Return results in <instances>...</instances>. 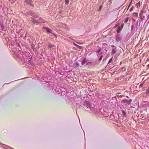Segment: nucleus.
<instances>
[{
    "label": "nucleus",
    "instance_id": "obj_48",
    "mask_svg": "<svg viewBox=\"0 0 149 149\" xmlns=\"http://www.w3.org/2000/svg\"><path fill=\"white\" fill-rule=\"evenodd\" d=\"M126 97H127V98H129V97H128V96H126Z\"/></svg>",
    "mask_w": 149,
    "mask_h": 149
},
{
    "label": "nucleus",
    "instance_id": "obj_17",
    "mask_svg": "<svg viewBox=\"0 0 149 149\" xmlns=\"http://www.w3.org/2000/svg\"><path fill=\"white\" fill-rule=\"evenodd\" d=\"M122 115L124 117H126L127 116V115L126 113L125 110H122Z\"/></svg>",
    "mask_w": 149,
    "mask_h": 149
},
{
    "label": "nucleus",
    "instance_id": "obj_7",
    "mask_svg": "<svg viewBox=\"0 0 149 149\" xmlns=\"http://www.w3.org/2000/svg\"><path fill=\"white\" fill-rule=\"evenodd\" d=\"M132 101V100L130 99L129 100L126 99H123L121 101V102L123 104L130 105Z\"/></svg>",
    "mask_w": 149,
    "mask_h": 149
},
{
    "label": "nucleus",
    "instance_id": "obj_11",
    "mask_svg": "<svg viewBox=\"0 0 149 149\" xmlns=\"http://www.w3.org/2000/svg\"><path fill=\"white\" fill-rule=\"evenodd\" d=\"M124 25V23L122 22L121 26H118V28L116 31L117 33H119L120 32L122 29H123Z\"/></svg>",
    "mask_w": 149,
    "mask_h": 149
},
{
    "label": "nucleus",
    "instance_id": "obj_16",
    "mask_svg": "<svg viewBox=\"0 0 149 149\" xmlns=\"http://www.w3.org/2000/svg\"><path fill=\"white\" fill-rule=\"evenodd\" d=\"M4 29V26L3 25V23H0V31H1V30L2 31L3 30V29Z\"/></svg>",
    "mask_w": 149,
    "mask_h": 149
},
{
    "label": "nucleus",
    "instance_id": "obj_1",
    "mask_svg": "<svg viewBox=\"0 0 149 149\" xmlns=\"http://www.w3.org/2000/svg\"><path fill=\"white\" fill-rule=\"evenodd\" d=\"M45 83H42V85L46 87L47 89L52 90L54 93L56 95L60 94L62 90H65L64 88L62 87H61L60 88L58 86H56L54 85L52 86L48 81H45Z\"/></svg>",
    "mask_w": 149,
    "mask_h": 149
},
{
    "label": "nucleus",
    "instance_id": "obj_32",
    "mask_svg": "<svg viewBox=\"0 0 149 149\" xmlns=\"http://www.w3.org/2000/svg\"><path fill=\"white\" fill-rule=\"evenodd\" d=\"M102 7V5H101L100 6L99 9H98L99 11H100L101 10Z\"/></svg>",
    "mask_w": 149,
    "mask_h": 149
},
{
    "label": "nucleus",
    "instance_id": "obj_22",
    "mask_svg": "<svg viewBox=\"0 0 149 149\" xmlns=\"http://www.w3.org/2000/svg\"><path fill=\"white\" fill-rule=\"evenodd\" d=\"M48 47L50 48H52L55 47V45H52L49 43L48 45Z\"/></svg>",
    "mask_w": 149,
    "mask_h": 149
},
{
    "label": "nucleus",
    "instance_id": "obj_44",
    "mask_svg": "<svg viewBox=\"0 0 149 149\" xmlns=\"http://www.w3.org/2000/svg\"><path fill=\"white\" fill-rule=\"evenodd\" d=\"M132 20L133 21V22H135V19H132Z\"/></svg>",
    "mask_w": 149,
    "mask_h": 149
},
{
    "label": "nucleus",
    "instance_id": "obj_30",
    "mask_svg": "<svg viewBox=\"0 0 149 149\" xmlns=\"http://www.w3.org/2000/svg\"><path fill=\"white\" fill-rule=\"evenodd\" d=\"M113 57H112L110 59L109 61V62L107 63V65L109 64V63H110L111 62L112 59H113Z\"/></svg>",
    "mask_w": 149,
    "mask_h": 149
},
{
    "label": "nucleus",
    "instance_id": "obj_6",
    "mask_svg": "<svg viewBox=\"0 0 149 149\" xmlns=\"http://www.w3.org/2000/svg\"><path fill=\"white\" fill-rule=\"evenodd\" d=\"M11 45H12V46L13 47V48H15L17 51H20L21 49V48L19 46V45L17 44L15 42H13L12 44V43H11Z\"/></svg>",
    "mask_w": 149,
    "mask_h": 149
},
{
    "label": "nucleus",
    "instance_id": "obj_15",
    "mask_svg": "<svg viewBox=\"0 0 149 149\" xmlns=\"http://www.w3.org/2000/svg\"><path fill=\"white\" fill-rule=\"evenodd\" d=\"M87 61L88 60L86 58H84L81 62V64L82 65H84Z\"/></svg>",
    "mask_w": 149,
    "mask_h": 149
},
{
    "label": "nucleus",
    "instance_id": "obj_20",
    "mask_svg": "<svg viewBox=\"0 0 149 149\" xmlns=\"http://www.w3.org/2000/svg\"><path fill=\"white\" fill-rule=\"evenodd\" d=\"M65 90H62L61 92V95H65V93H66L65 92Z\"/></svg>",
    "mask_w": 149,
    "mask_h": 149
},
{
    "label": "nucleus",
    "instance_id": "obj_12",
    "mask_svg": "<svg viewBox=\"0 0 149 149\" xmlns=\"http://www.w3.org/2000/svg\"><path fill=\"white\" fill-rule=\"evenodd\" d=\"M32 1L31 0H25V2L26 4L32 7H33L34 5L32 3Z\"/></svg>",
    "mask_w": 149,
    "mask_h": 149
},
{
    "label": "nucleus",
    "instance_id": "obj_43",
    "mask_svg": "<svg viewBox=\"0 0 149 149\" xmlns=\"http://www.w3.org/2000/svg\"><path fill=\"white\" fill-rule=\"evenodd\" d=\"M111 47L113 48H115V47L114 45H111Z\"/></svg>",
    "mask_w": 149,
    "mask_h": 149
},
{
    "label": "nucleus",
    "instance_id": "obj_36",
    "mask_svg": "<svg viewBox=\"0 0 149 149\" xmlns=\"http://www.w3.org/2000/svg\"><path fill=\"white\" fill-rule=\"evenodd\" d=\"M129 19L128 18H127L124 21L125 23H126L128 21Z\"/></svg>",
    "mask_w": 149,
    "mask_h": 149
},
{
    "label": "nucleus",
    "instance_id": "obj_13",
    "mask_svg": "<svg viewBox=\"0 0 149 149\" xmlns=\"http://www.w3.org/2000/svg\"><path fill=\"white\" fill-rule=\"evenodd\" d=\"M7 33V31L4 29H3V31H2L1 30L0 31V35L2 36H4L5 37L7 35L6 33Z\"/></svg>",
    "mask_w": 149,
    "mask_h": 149
},
{
    "label": "nucleus",
    "instance_id": "obj_37",
    "mask_svg": "<svg viewBox=\"0 0 149 149\" xmlns=\"http://www.w3.org/2000/svg\"><path fill=\"white\" fill-rule=\"evenodd\" d=\"M132 1H130V4H129V6H128V8H127V10H128V9H129V7H130V6H131V4H132Z\"/></svg>",
    "mask_w": 149,
    "mask_h": 149
},
{
    "label": "nucleus",
    "instance_id": "obj_28",
    "mask_svg": "<svg viewBox=\"0 0 149 149\" xmlns=\"http://www.w3.org/2000/svg\"><path fill=\"white\" fill-rule=\"evenodd\" d=\"M65 4L68 5L69 3V0H65Z\"/></svg>",
    "mask_w": 149,
    "mask_h": 149
},
{
    "label": "nucleus",
    "instance_id": "obj_14",
    "mask_svg": "<svg viewBox=\"0 0 149 149\" xmlns=\"http://www.w3.org/2000/svg\"><path fill=\"white\" fill-rule=\"evenodd\" d=\"M116 47H115V48H113L112 49V51L111 52V55H113L114 54L116 53Z\"/></svg>",
    "mask_w": 149,
    "mask_h": 149
},
{
    "label": "nucleus",
    "instance_id": "obj_46",
    "mask_svg": "<svg viewBox=\"0 0 149 149\" xmlns=\"http://www.w3.org/2000/svg\"><path fill=\"white\" fill-rule=\"evenodd\" d=\"M109 26H110V25H108V26H107V27H109Z\"/></svg>",
    "mask_w": 149,
    "mask_h": 149
},
{
    "label": "nucleus",
    "instance_id": "obj_27",
    "mask_svg": "<svg viewBox=\"0 0 149 149\" xmlns=\"http://www.w3.org/2000/svg\"><path fill=\"white\" fill-rule=\"evenodd\" d=\"M120 23L118 22L116 24H115V25L114 27V28H115L117 27L120 25Z\"/></svg>",
    "mask_w": 149,
    "mask_h": 149
},
{
    "label": "nucleus",
    "instance_id": "obj_4",
    "mask_svg": "<svg viewBox=\"0 0 149 149\" xmlns=\"http://www.w3.org/2000/svg\"><path fill=\"white\" fill-rule=\"evenodd\" d=\"M83 103L84 104L82 105L81 104L80 105V104H81V102H80L79 104L76 103L77 106V107H80V106H81L82 107H84V106L86 105V106L87 107V108L88 107L89 108L91 109L92 108V104L90 102L88 101H86Z\"/></svg>",
    "mask_w": 149,
    "mask_h": 149
},
{
    "label": "nucleus",
    "instance_id": "obj_23",
    "mask_svg": "<svg viewBox=\"0 0 149 149\" xmlns=\"http://www.w3.org/2000/svg\"><path fill=\"white\" fill-rule=\"evenodd\" d=\"M39 20H41L40 23H45V21L43 19H42L41 17H40L39 18Z\"/></svg>",
    "mask_w": 149,
    "mask_h": 149
},
{
    "label": "nucleus",
    "instance_id": "obj_21",
    "mask_svg": "<svg viewBox=\"0 0 149 149\" xmlns=\"http://www.w3.org/2000/svg\"><path fill=\"white\" fill-rule=\"evenodd\" d=\"M133 15L135 17H138V13L136 12H134L133 13Z\"/></svg>",
    "mask_w": 149,
    "mask_h": 149
},
{
    "label": "nucleus",
    "instance_id": "obj_5",
    "mask_svg": "<svg viewBox=\"0 0 149 149\" xmlns=\"http://www.w3.org/2000/svg\"><path fill=\"white\" fill-rule=\"evenodd\" d=\"M26 14L28 15H29L32 16L33 17L32 18H35V19L38 18L39 17V15L36 14L35 12H32L31 11H29L26 12Z\"/></svg>",
    "mask_w": 149,
    "mask_h": 149
},
{
    "label": "nucleus",
    "instance_id": "obj_39",
    "mask_svg": "<svg viewBox=\"0 0 149 149\" xmlns=\"http://www.w3.org/2000/svg\"><path fill=\"white\" fill-rule=\"evenodd\" d=\"M56 38H57V36H56V35L55 34H54V33H52V34Z\"/></svg>",
    "mask_w": 149,
    "mask_h": 149
},
{
    "label": "nucleus",
    "instance_id": "obj_47",
    "mask_svg": "<svg viewBox=\"0 0 149 149\" xmlns=\"http://www.w3.org/2000/svg\"><path fill=\"white\" fill-rule=\"evenodd\" d=\"M147 61H149V59L148 58H147Z\"/></svg>",
    "mask_w": 149,
    "mask_h": 149
},
{
    "label": "nucleus",
    "instance_id": "obj_35",
    "mask_svg": "<svg viewBox=\"0 0 149 149\" xmlns=\"http://www.w3.org/2000/svg\"><path fill=\"white\" fill-rule=\"evenodd\" d=\"M134 7L133 6H132V7L130 9V10H129V11L130 12H131L132 11L133 9H134Z\"/></svg>",
    "mask_w": 149,
    "mask_h": 149
},
{
    "label": "nucleus",
    "instance_id": "obj_26",
    "mask_svg": "<svg viewBox=\"0 0 149 149\" xmlns=\"http://www.w3.org/2000/svg\"><path fill=\"white\" fill-rule=\"evenodd\" d=\"M101 48L100 47H99L98 49V50L96 52L97 53H99L101 52Z\"/></svg>",
    "mask_w": 149,
    "mask_h": 149
},
{
    "label": "nucleus",
    "instance_id": "obj_3",
    "mask_svg": "<svg viewBox=\"0 0 149 149\" xmlns=\"http://www.w3.org/2000/svg\"><path fill=\"white\" fill-rule=\"evenodd\" d=\"M139 18L140 22L143 21L144 20L146 22L149 20V10H141L139 15Z\"/></svg>",
    "mask_w": 149,
    "mask_h": 149
},
{
    "label": "nucleus",
    "instance_id": "obj_9",
    "mask_svg": "<svg viewBox=\"0 0 149 149\" xmlns=\"http://www.w3.org/2000/svg\"><path fill=\"white\" fill-rule=\"evenodd\" d=\"M115 40L117 42H121L122 40V37L120 34H117L115 36Z\"/></svg>",
    "mask_w": 149,
    "mask_h": 149
},
{
    "label": "nucleus",
    "instance_id": "obj_2",
    "mask_svg": "<svg viewBox=\"0 0 149 149\" xmlns=\"http://www.w3.org/2000/svg\"><path fill=\"white\" fill-rule=\"evenodd\" d=\"M22 56V60L24 61L25 63H26L28 65H26L25 67L29 68H30L31 67V65H33V63L31 60L32 56L30 55L29 56L28 54L26 52L24 54H21Z\"/></svg>",
    "mask_w": 149,
    "mask_h": 149
},
{
    "label": "nucleus",
    "instance_id": "obj_40",
    "mask_svg": "<svg viewBox=\"0 0 149 149\" xmlns=\"http://www.w3.org/2000/svg\"><path fill=\"white\" fill-rule=\"evenodd\" d=\"M75 65L77 67H78L79 66V64L78 63H76L75 64Z\"/></svg>",
    "mask_w": 149,
    "mask_h": 149
},
{
    "label": "nucleus",
    "instance_id": "obj_34",
    "mask_svg": "<svg viewBox=\"0 0 149 149\" xmlns=\"http://www.w3.org/2000/svg\"><path fill=\"white\" fill-rule=\"evenodd\" d=\"M64 74V72H60V76H61V75H63Z\"/></svg>",
    "mask_w": 149,
    "mask_h": 149
},
{
    "label": "nucleus",
    "instance_id": "obj_33",
    "mask_svg": "<svg viewBox=\"0 0 149 149\" xmlns=\"http://www.w3.org/2000/svg\"><path fill=\"white\" fill-rule=\"evenodd\" d=\"M73 44L75 46H77L78 47H79V48H80L81 47L78 45L76 44L75 43H73Z\"/></svg>",
    "mask_w": 149,
    "mask_h": 149
},
{
    "label": "nucleus",
    "instance_id": "obj_31",
    "mask_svg": "<svg viewBox=\"0 0 149 149\" xmlns=\"http://www.w3.org/2000/svg\"><path fill=\"white\" fill-rule=\"evenodd\" d=\"M138 21L137 20L136 22V30H137L138 29Z\"/></svg>",
    "mask_w": 149,
    "mask_h": 149
},
{
    "label": "nucleus",
    "instance_id": "obj_19",
    "mask_svg": "<svg viewBox=\"0 0 149 149\" xmlns=\"http://www.w3.org/2000/svg\"><path fill=\"white\" fill-rule=\"evenodd\" d=\"M134 26H135V25H134ZM134 23H133L131 26V31L132 32H134L135 30V27L134 28Z\"/></svg>",
    "mask_w": 149,
    "mask_h": 149
},
{
    "label": "nucleus",
    "instance_id": "obj_42",
    "mask_svg": "<svg viewBox=\"0 0 149 149\" xmlns=\"http://www.w3.org/2000/svg\"><path fill=\"white\" fill-rule=\"evenodd\" d=\"M149 68V64L147 65V69H148Z\"/></svg>",
    "mask_w": 149,
    "mask_h": 149
},
{
    "label": "nucleus",
    "instance_id": "obj_10",
    "mask_svg": "<svg viewBox=\"0 0 149 149\" xmlns=\"http://www.w3.org/2000/svg\"><path fill=\"white\" fill-rule=\"evenodd\" d=\"M43 28L46 30L47 33L49 34H52V30L48 27L44 26Z\"/></svg>",
    "mask_w": 149,
    "mask_h": 149
},
{
    "label": "nucleus",
    "instance_id": "obj_29",
    "mask_svg": "<svg viewBox=\"0 0 149 149\" xmlns=\"http://www.w3.org/2000/svg\"><path fill=\"white\" fill-rule=\"evenodd\" d=\"M102 57L103 55H101L98 61H100L101 60H102Z\"/></svg>",
    "mask_w": 149,
    "mask_h": 149
},
{
    "label": "nucleus",
    "instance_id": "obj_49",
    "mask_svg": "<svg viewBox=\"0 0 149 149\" xmlns=\"http://www.w3.org/2000/svg\"><path fill=\"white\" fill-rule=\"evenodd\" d=\"M112 23H111L110 24H110L112 25Z\"/></svg>",
    "mask_w": 149,
    "mask_h": 149
},
{
    "label": "nucleus",
    "instance_id": "obj_50",
    "mask_svg": "<svg viewBox=\"0 0 149 149\" xmlns=\"http://www.w3.org/2000/svg\"><path fill=\"white\" fill-rule=\"evenodd\" d=\"M91 92L93 93V91H91Z\"/></svg>",
    "mask_w": 149,
    "mask_h": 149
},
{
    "label": "nucleus",
    "instance_id": "obj_8",
    "mask_svg": "<svg viewBox=\"0 0 149 149\" xmlns=\"http://www.w3.org/2000/svg\"><path fill=\"white\" fill-rule=\"evenodd\" d=\"M32 19L31 21L34 24H39L40 23L41 20H39V18L37 19L36 20V19H35V18H32L31 17Z\"/></svg>",
    "mask_w": 149,
    "mask_h": 149
},
{
    "label": "nucleus",
    "instance_id": "obj_45",
    "mask_svg": "<svg viewBox=\"0 0 149 149\" xmlns=\"http://www.w3.org/2000/svg\"><path fill=\"white\" fill-rule=\"evenodd\" d=\"M61 13H62V11H60L59 13L61 14Z\"/></svg>",
    "mask_w": 149,
    "mask_h": 149
},
{
    "label": "nucleus",
    "instance_id": "obj_41",
    "mask_svg": "<svg viewBox=\"0 0 149 149\" xmlns=\"http://www.w3.org/2000/svg\"><path fill=\"white\" fill-rule=\"evenodd\" d=\"M143 84H140L139 85V87H142L143 86Z\"/></svg>",
    "mask_w": 149,
    "mask_h": 149
},
{
    "label": "nucleus",
    "instance_id": "obj_18",
    "mask_svg": "<svg viewBox=\"0 0 149 149\" xmlns=\"http://www.w3.org/2000/svg\"><path fill=\"white\" fill-rule=\"evenodd\" d=\"M55 74L56 76H57L59 77H62V76H60L59 71H56L55 72Z\"/></svg>",
    "mask_w": 149,
    "mask_h": 149
},
{
    "label": "nucleus",
    "instance_id": "obj_25",
    "mask_svg": "<svg viewBox=\"0 0 149 149\" xmlns=\"http://www.w3.org/2000/svg\"><path fill=\"white\" fill-rule=\"evenodd\" d=\"M92 63L91 62H87L86 64V65L88 66H90L92 65Z\"/></svg>",
    "mask_w": 149,
    "mask_h": 149
},
{
    "label": "nucleus",
    "instance_id": "obj_38",
    "mask_svg": "<svg viewBox=\"0 0 149 149\" xmlns=\"http://www.w3.org/2000/svg\"><path fill=\"white\" fill-rule=\"evenodd\" d=\"M101 55H102L101 53H98L97 54V56H98V57H99L100 56H100H101Z\"/></svg>",
    "mask_w": 149,
    "mask_h": 149
},
{
    "label": "nucleus",
    "instance_id": "obj_24",
    "mask_svg": "<svg viewBox=\"0 0 149 149\" xmlns=\"http://www.w3.org/2000/svg\"><path fill=\"white\" fill-rule=\"evenodd\" d=\"M136 5L137 6V7L138 8H140V1H139L136 4Z\"/></svg>",
    "mask_w": 149,
    "mask_h": 149
}]
</instances>
